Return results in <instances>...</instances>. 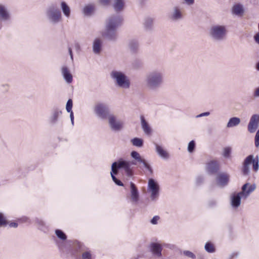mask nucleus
<instances>
[{
  "label": "nucleus",
  "instance_id": "obj_1",
  "mask_svg": "<svg viewBox=\"0 0 259 259\" xmlns=\"http://www.w3.org/2000/svg\"><path fill=\"white\" fill-rule=\"evenodd\" d=\"M165 74L163 70L154 69L147 72L144 79L145 88L150 91H156L163 84Z\"/></svg>",
  "mask_w": 259,
  "mask_h": 259
},
{
  "label": "nucleus",
  "instance_id": "obj_2",
  "mask_svg": "<svg viewBox=\"0 0 259 259\" xmlns=\"http://www.w3.org/2000/svg\"><path fill=\"white\" fill-rule=\"evenodd\" d=\"M256 186L254 184L250 185L249 183L244 184L241 191L237 194H234L231 197V205L234 208H238L241 204V198L246 199L251 193L254 191Z\"/></svg>",
  "mask_w": 259,
  "mask_h": 259
},
{
  "label": "nucleus",
  "instance_id": "obj_3",
  "mask_svg": "<svg viewBox=\"0 0 259 259\" xmlns=\"http://www.w3.org/2000/svg\"><path fill=\"white\" fill-rule=\"evenodd\" d=\"M45 14L47 21L51 25H57L62 21L61 11L56 4H51L48 6Z\"/></svg>",
  "mask_w": 259,
  "mask_h": 259
},
{
  "label": "nucleus",
  "instance_id": "obj_4",
  "mask_svg": "<svg viewBox=\"0 0 259 259\" xmlns=\"http://www.w3.org/2000/svg\"><path fill=\"white\" fill-rule=\"evenodd\" d=\"M227 32V27L225 25L215 24L210 27L209 34L213 40L221 41L226 38Z\"/></svg>",
  "mask_w": 259,
  "mask_h": 259
},
{
  "label": "nucleus",
  "instance_id": "obj_5",
  "mask_svg": "<svg viewBox=\"0 0 259 259\" xmlns=\"http://www.w3.org/2000/svg\"><path fill=\"white\" fill-rule=\"evenodd\" d=\"M111 78L116 84L122 89H127L130 87V81L126 75L122 71L112 70L110 73Z\"/></svg>",
  "mask_w": 259,
  "mask_h": 259
},
{
  "label": "nucleus",
  "instance_id": "obj_6",
  "mask_svg": "<svg viewBox=\"0 0 259 259\" xmlns=\"http://www.w3.org/2000/svg\"><path fill=\"white\" fill-rule=\"evenodd\" d=\"M131 164L136 165L134 162L131 163L130 161L120 159L118 161L113 162L112 164L111 170L114 174L117 175L119 169H124L126 175L128 177L133 176V172L132 168L131 167Z\"/></svg>",
  "mask_w": 259,
  "mask_h": 259
},
{
  "label": "nucleus",
  "instance_id": "obj_7",
  "mask_svg": "<svg viewBox=\"0 0 259 259\" xmlns=\"http://www.w3.org/2000/svg\"><path fill=\"white\" fill-rule=\"evenodd\" d=\"M123 18L121 16L117 14H113L109 16L106 20L105 26L114 28L118 29L122 24Z\"/></svg>",
  "mask_w": 259,
  "mask_h": 259
},
{
  "label": "nucleus",
  "instance_id": "obj_8",
  "mask_svg": "<svg viewBox=\"0 0 259 259\" xmlns=\"http://www.w3.org/2000/svg\"><path fill=\"white\" fill-rule=\"evenodd\" d=\"M95 113L101 119H105L109 117L110 113L108 107L103 103L97 104L94 109Z\"/></svg>",
  "mask_w": 259,
  "mask_h": 259
},
{
  "label": "nucleus",
  "instance_id": "obj_9",
  "mask_svg": "<svg viewBox=\"0 0 259 259\" xmlns=\"http://www.w3.org/2000/svg\"><path fill=\"white\" fill-rule=\"evenodd\" d=\"M110 128L115 132L121 131L123 127V122L118 119L115 115L111 114L108 118Z\"/></svg>",
  "mask_w": 259,
  "mask_h": 259
},
{
  "label": "nucleus",
  "instance_id": "obj_10",
  "mask_svg": "<svg viewBox=\"0 0 259 259\" xmlns=\"http://www.w3.org/2000/svg\"><path fill=\"white\" fill-rule=\"evenodd\" d=\"M102 36L108 40L115 41L118 38L117 29L105 26V29L101 33Z\"/></svg>",
  "mask_w": 259,
  "mask_h": 259
},
{
  "label": "nucleus",
  "instance_id": "obj_11",
  "mask_svg": "<svg viewBox=\"0 0 259 259\" xmlns=\"http://www.w3.org/2000/svg\"><path fill=\"white\" fill-rule=\"evenodd\" d=\"M148 190L151 192V199L155 200L159 195V187L158 184L153 179H150L148 181Z\"/></svg>",
  "mask_w": 259,
  "mask_h": 259
},
{
  "label": "nucleus",
  "instance_id": "obj_12",
  "mask_svg": "<svg viewBox=\"0 0 259 259\" xmlns=\"http://www.w3.org/2000/svg\"><path fill=\"white\" fill-rule=\"evenodd\" d=\"M74 247L79 252H82V259H93V254L91 251L87 250L86 247L81 242H75L74 244Z\"/></svg>",
  "mask_w": 259,
  "mask_h": 259
},
{
  "label": "nucleus",
  "instance_id": "obj_13",
  "mask_svg": "<svg viewBox=\"0 0 259 259\" xmlns=\"http://www.w3.org/2000/svg\"><path fill=\"white\" fill-rule=\"evenodd\" d=\"M10 19L11 13L8 6L0 4V21L6 22L10 20Z\"/></svg>",
  "mask_w": 259,
  "mask_h": 259
},
{
  "label": "nucleus",
  "instance_id": "obj_14",
  "mask_svg": "<svg viewBox=\"0 0 259 259\" xmlns=\"http://www.w3.org/2000/svg\"><path fill=\"white\" fill-rule=\"evenodd\" d=\"M168 18L171 21H178L183 18L182 10L178 6L173 8L172 11L169 14Z\"/></svg>",
  "mask_w": 259,
  "mask_h": 259
},
{
  "label": "nucleus",
  "instance_id": "obj_15",
  "mask_svg": "<svg viewBox=\"0 0 259 259\" xmlns=\"http://www.w3.org/2000/svg\"><path fill=\"white\" fill-rule=\"evenodd\" d=\"M230 176L225 172H220L216 177V181L218 186L224 187L227 186L229 183Z\"/></svg>",
  "mask_w": 259,
  "mask_h": 259
},
{
  "label": "nucleus",
  "instance_id": "obj_16",
  "mask_svg": "<svg viewBox=\"0 0 259 259\" xmlns=\"http://www.w3.org/2000/svg\"><path fill=\"white\" fill-rule=\"evenodd\" d=\"M149 248L152 254L155 257L160 258L162 256V246L160 244L152 242L149 245Z\"/></svg>",
  "mask_w": 259,
  "mask_h": 259
},
{
  "label": "nucleus",
  "instance_id": "obj_17",
  "mask_svg": "<svg viewBox=\"0 0 259 259\" xmlns=\"http://www.w3.org/2000/svg\"><path fill=\"white\" fill-rule=\"evenodd\" d=\"M258 114H253L251 116L247 125V130L250 133L255 132L258 127Z\"/></svg>",
  "mask_w": 259,
  "mask_h": 259
},
{
  "label": "nucleus",
  "instance_id": "obj_18",
  "mask_svg": "<svg viewBox=\"0 0 259 259\" xmlns=\"http://www.w3.org/2000/svg\"><path fill=\"white\" fill-rule=\"evenodd\" d=\"M62 112V111L58 108H54L52 110L51 115L49 117V122L51 125L57 123L58 121L59 116H61Z\"/></svg>",
  "mask_w": 259,
  "mask_h": 259
},
{
  "label": "nucleus",
  "instance_id": "obj_19",
  "mask_svg": "<svg viewBox=\"0 0 259 259\" xmlns=\"http://www.w3.org/2000/svg\"><path fill=\"white\" fill-rule=\"evenodd\" d=\"M131 155L132 158L137 160L138 162L143 163L144 167L148 170L150 174L153 173V170L150 165L144 159H143L141 157L138 152L135 151H133L131 152Z\"/></svg>",
  "mask_w": 259,
  "mask_h": 259
},
{
  "label": "nucleus",
  "instance_id": "obj_20",
  "mask_svg": "<svg viewBox=\"0 0 259 259\" xmlns=\"http://www.w3.org/2000/svg\"><path fill=\"white\" fill-rule=\"evenodd\" d=\"M219 163L217 160H211L207 164L206 169L209 174L213 175L219 170Z\"/></svg>",
  "mask_w": 259,
  "mask_h": 259
},
{
  "label": "nucleus",
  "instance_id": "obj_21",
  "mask_svg": "<svg viewBox=\"0 0 259 259\" xmlns=\"http://www.w3.org/2000/svg\"><path fill=\"white\" fill-rule=\"evenodd\" d=\"M61 74L63 77V78L67 83H70L73 81V76L71 74L69 68L66 66H63L62 67Z\"/></svg>",
  "mask_w": 259,
  "mask_h": 259
},
{
  "label": "nucleus",
  "instance_id": "obj_22",
  "mask_svg": "<svg viewBox=\"0 0 259 259\" xmlns=\"http://www.w3.org/2000/svg\"><path fill=\"white\" fill-rule=\"evenodd\" d=\"M103 41L101 38H96L93 42V51L95 54H99L102 50Z\"/></svg>",
  "mask_w": 259,
  "mask_h": 259
},
{
  "label": "nucleus",
  "instance_id": "obj_23",
  "mask_svg": "<svg viewBox=\"0 0 259 259\" xmlns=\"http://www.w3.org/2000/svg\"><path fill=\"white\" fill-rule=\"evenodd\" d=\"M231 12L233 15L241 16L244 13L243 5L240 3H237L233 5Z\"/></svg>",
  "mask_w": 259,
  "mask_h": 259
},
{
  "label": "nucleus",
  "instance_id": "obj_24",
  "mask_svg": "<svg viewBox=\"0 0 259 259\" xmlns=\"http://www.w3.org/2000/svg\"><path fill=\"white\" fill-rule=\"evenodd\" d=\"M128 47L132 54H137L139 52V44L137 40L133 39L129 40Z\"/></svg>",
  "mask_w": 259,
  "mask_h": 259
},
{
  "label": "nucleus",
  "instance_id": "obj_25",
  "mask_svg": "<svg viewBox=\"0 0 259 259\" xmlns=\"http://www.w3.org/2000/svg\"><path fill=\"white\" fill-rule=\"evenodd\" d=\"M131 199L134 202H137L139 200V193L136 185L133 183H130Z\"/></svg>",
  "mask_w": 259,
  "mask_h": 259
},
{
  "label": "nucleus",
  "instance_id": "obj_26",
  "mask_svg": "<svg viewBox=\"0 0 259 259\" xmlns=\"http://www.w3.org/2000/svg\"><path fill=\"white\" fill-rule=\"evenodd\" d=\"M112 7L116 12L122 11L124 7V0H112Z\"/></svg>",
  "mask_w": 259,
  "mask_h": 259
},
{
  "label": "nucleus",
  "instance_id": "obj_27",
  "mask_svg": "<svg viewBox=\"0 0 259 259\" xmlns=\"http://www.w3.org/2000/svg\"><path fill=\"white\" fill-rule=\"evenodd\" d=\"M141 127L144 133L146 135H150L152 132L151 128L148 123L145 120L143 115L140 116Z\"/></svg>",
  "mask_w": 259,
  "mask_h": 259
},
{
  "label": "nucleus",
  "instance_id": "obj_28",
  "mask_svg": "<svg viewBox=\"0 0 259 259\" xmlns=\"http://www.w3.org/2000/svg\"><path fill=\"white\" fill-rule=\"evenodd\" d=\"M250 164V160L249 159L248 156H247L244 159L242 167V172L243 176H246L250 174L249 165Z\"/></svg>",
  "mask_w": 259,
  "mask_h": 259
},
{
  "label": "nucleus",
  "instance_id": "obj_29",
  "mask_svg": "<svg viewBox=\"0 0 259 259\" xmlns=\"http://www.w3.org/2000/svg\"><path fill=\"white\" fill-rule=\"evenodd\" d=\"M249 159L250 160V164H252V169L255 172H257L259 169V158L258 156H256L254 158L253 155H249L248 156Z\"/></svg>",
  "mask_w": 259,
  "mask_h": 259
},
{
  "label": "nucleus",
  "instance_id": "obj_30",
  "mask_svg": "<svg viewBox=\"0 0 259 259\" xmlns=\"http://www.w3.org/2000/svg\"><path fill=\"white\" fill-rule=\"evenodd\" d=\"M154 145L156 148V151L159 156L163 159H167L169 157L168 153L157 143H154Z\"/></svg>",
  "mask_w": 259,
  "mask_h": 259
},
{
  "label": "nucleus",
  "instance_id": "obj_31",
  "mask_svg": "<svg viewBox=\"0 0 259 259\" xmlns=\"http://www.w3.org/2000/svg\"><path fill=\"white\" fill-rule=\"evenodd\" d=\"M61 8L64 15L69 18L71 15V9L67 3L65 2L61 3Z\"/></svg>",
  "mask_w": 259,
  "mask_h": 259
},
{
  "label": "nucleus",
  "instance_id": "obj_32",
  "mask_svg": "<svg viewBox=\"0 0 259 259\" xmlns=\"http://www.w3.org/2000/svg\"><path fill=\"white\" fill-rule=\"evenodd\" d=\"M153 21V19L151 17H147L145 19L143 25L146 30H151L152 29Z\"/></svg>",
  "mask_w": 259,
  "mask_h": 259
},
{
  "label": "nucleus",
  "instance_id": "obj_33",
  "mask_svg": "<svg viewBox=\"0 0 259 259\" xmlns=\"http://www.w3.org/2000/svg\"><path fill=\"white\" fill-rule=\"evenodd\" d=\"M241 120L239 117H233L231 118L227 124L228 128L236 126L240 124Z\"/></svg>",
  "mask_w": 259,
  "mask_h": 259
},
{
  "label": "nucleus",
  "instance_id": "obj_34",
  "mask_svg": "<svg viewBox=\"0 0 259 259\" xmlns=\"http://www.w3.org/2000/svg\"><path fill=\"white\" fill-rule=\"evenodd\" d=\"M95 10V6L93 5L85 6L83 9V13L86 16H91Z\"/></svg>",
  "mask_w": 259,
  "mask_h": 259
},
{
  "label": "nucleus",
  "instance_id": "obj_35",
  "mask_svg": "<svg viewBox=\"0 0 259 259\" xmlns=\"http://www.w3.org/2000/svg\"><path fill=\"white\" fill-rule=\"evenodd\" d=\"M132 144L136 147H141L143 145V140L139 138H134L131 140Z\"/></svg>",
  "mask_w": 259,
  "mask_h": 259
},
{
  "label": "nucleus",
  "instance_id": "obj_36",
  "mask_svg": "<svg viewBox=\"0 0 259 259\" xmlns=\"http://www.w3.org/2000/svg\"><path fill=\"white\" fill-rule=\"evenodd\" d=\"M232 152V148L230 147H226L223 149V156L225 158H230L231 157V154Z\"/></svg>",
  "mask_w": 259,
  "mask_h": 259
},
{
  "label": "nucleus",
  "instance_id": "obj_37",
  "mask_svg": "<svg viewBox=\"0 0 259 259\" xmlns=\"http://www.w3.org/2000/svg\"><path fill=\"white\" fill-rule=\"evenodd\" d=\"M55 234L58 238L62 240H65L67 238L66 234L61 230H56Z\"/></svg>",
  "mask_w": 259,
  "mask_h": 259
},
{
  "label": "nucleus",
  "instance_id": "obj_38",
  "mask_svg": "<svg viewBox=\"0 0 259 259\" xmlns=\"http://www.w3.org/2000/svg\"><path fill=\"white\" fill-rule=\"evenodd\" d=\"M204 248L206 251L209 253H212L215 251L213 245L210 242H207L205 245Z\"/></svg>",
  "mask_w": 259,
  "mask_h": 259
},
{
  "label": "nucleus",
  "instance_id": "obj_39",
  "mask_svg": "<svg viewBox=\"0 0 259 259\" xmlns=\"http://www.w3.org/2000/svg\"><path fill=\"white\" fill-rule=\"evenodd\" d=\"M111 176L112 178V179L113 181L118 186H123V183L118 179H117L116 177L114 176V172H113V171L111 170Z\"/></svg>",
  "mask_w": 259,
  "mask_h": 259
},
{
  "label": "nucleus",
  "instance_id": "obj_40",
  "mask_svg": "<svg viewBox=\"0 0 259 259\" xmlns=\"http://www.w3.org/2000/svg\"><path fill=\"white\" fill-rule=\"evenodd\" d=\"M195 148V143L194 141L192 140V141H190L188 144V151L190 153H192L194 150Z\"/></svg>",
  "mask_w": 259,
  "mask_h": 259
},
{
  "label": "nucleus",
  "instance_id": "obj_41",
  "mask_svg": "<svg viewBox=\"0 0 259 259\" xmlns=\"http://www.w3.org/2000/svg\"><path fill=\"white\" fill-rule=\"evenodd\" d=\"M72 105H73L72 100L71 99H69L67 101L66 105V109L68 112L72 111Z\"/></svg>",
  "mask_w": 259,
  "mask_h": 259
},
{
  "label": "nucleus",
  "instance_id": "obj_42",
  "mask_svg": "<svg viewBox=\"0 0 259 259\" xmlns=\"http://www.w3.org/2000/svg\"><path fill=\"white\" fill-rule=\"evenodd\" d=\"M183 254L192 259L196 258V255L192 252L189 250H184Z\"/></svg>",
  "mask_w": 259,
  "mask_h": 259
},
{
  "label": "nucleus",
  "instance_id": "obj_43",
  "mask_svg": "<svg viewBox=\"0 0 259 259\" xmlns=\"http://www.w3.org/2000/svg\"><path fill=\"white\" fill-rule=\"evenodd\" d=\"M133 67L135 69H138L142 66V62L139 60H135L132 63Z\"/></svg>",
  "mask_w": 259,
  "mask_h": 259
},
{
  "label": "nucleus",
  "instance_id": "obj_44",
  "mask_svg": "<svg viewBox=\"0 0 259 259\" xmlns=\"http://www.w3.org/2000/svg\"><path fill=\"white\" fill-rule=\"evenodd\" d=\"M254 145L257 148L259 147V129L257 131L255 136Z\"/></svg>",
  "mask_w": 259,
  "mask_h": 259
},
{
  "label": "nucleus",
  "instance_id": "obj_45",
  "mask_svg": "<svg viewBox=\"0 0 259 259\" xmlns=\"http://www.w3.org/2000/svg\"><path fill=\"white\" fill-rule=\"evenodd\" d=\"M7 224V222L3 214L0 213V226H5Z\"/></svg>",
  "mask_w": 259,
  "mask_h": 259
},
{
  "label": "nucleus",
  "instance_id": "obj_46",
  "mask_svg": "<svg viewBox=\"0 0 259 259\" xmlns=\"http://www.w3.org/2000/svg\"><path fill=\"white\" fill-rule=\"evenodd\" d=\"M35 221L36 223L39 225V229L42 230V227L45 226L44 222L41 219L38 218H36Z\"/></svg>",
  "mask_w": 259,
  "mask_h": 259
},
{
  "label": "nucleus",
  "instance_id": "obj_47",
  "mask_svg": "<svg viewBox=\"0 0 259 259\" xmlns=\"http://www.w3.org/2000/svg\"><path fill=\"white\" fill-rule=\"evenodd\" d=\"M217 204V201L215 200H210L208 202V207L209 208H213L216 206Z\"/></svg>",
  "mask_w": 259,
  "mask_h": 259
},
{
  "label": "nucleus",
  "instance_id": "obj_48",
  "mask_svg": "<svg viewBox=\"0 0 259 259\" xmlns=\"http://www.w3.org/2000/svg\"><path fill=\"white\" fill-rule=\"evenodd\" d=\"M112 0H98L99 3L104 6H109Z\"/></svg>",
  "mask_w": 259,
  "mask_h": 259
},
{
  "label": "nucleus",
  "instance_id": "obj_49",
  "mask_svg": "<svg viewBox=\"0 0 259 259\" xmlns=\"http://www.w3.org/2000/svg\"><path fill=\"white\" fill-rule=\"evenodd\" d=\"M252 95L254 98H259V86L254 90Z\"/></svg>",
  "mask_w": 259,
  "mask_h": 259
},
{
  "label": "nucleus",
  "instance_id": "obj_50",
  "mask_svg": "<svg viewBox=\"0 0 259 259\" xmlns=\"http://www.w3.org/2000/svg\"><path fill=\"white\" fill-rule=\"evenodd\" d=\"M160 218L159 216L156 215L153 217V218L151 220V223L153 225H156L157 224L158 221L159 220Z\"/></svg>",
  "mask_w": 259,
  "mask_h": 259
},
{
  "label": "nucleus",
  "instance_id": "obj_51",
  "mask_svg": "<svg viewBox=\"0 0 259 259\" xmlns=\"http://www.w3.org/2000/svg\"><path fill=\"white\" fill-rule=\"evenodd\" d=\"M204 179L202 176H198L196 179V183L197 185H199L202 183L203 182Z\"/></svg>",
  "mask_w": 259,
  "mask_h": 259
},
{
  "label": "nucleus",
  "instance_id": "obj_52",
  "mask_svg": "<svg viewBox=\"0 0 259 259\" xmlns=\"http://www.w3.org/2000/svg\"><path fill=\"white\" fill-rule=\"evenodd\" d=\"M209 114H210V113L209 112H205L202 113L199 115H197L196 116V117L199 118V117H201L203 116H208Z\"/></svg>",
  "mask_w": 259,
  "mask_h": 259
},
{
  "label": "nucleus",
  "instance_id": "obj_53",
  "mask_svg": "<svg viewBox=\"0 0 259 259\" xmlns=\"http://www.w3.org/2000/svg\"><path fill=\"white\" fill-rule=\"evenodd\" d=\"M183 1L188 6H192L195 3V1L194 0H183Z\"/></svg>",
  "mask_w": 259,
  "mask_h": 259
},
{
  "label": "nucleus",
  "instance_id": "obj_54",
  "mask_svg": "<svg viewBox=\"0 0 259 259\" xmlns=\"http://www.w3.org/2000/svg\"><path fill=\"white\" fill-rule=\"evenodd\" d=\"M2 88H3V90L4 91V92H7L9 90V86L8 84H3L2 86H1Z\"/></svg>",
  "mask_w": 259,
  "mask_h": 259
},
{
  "label": "nucleus",
  "instance_id": "obj_55",
  "mask_svg": "<svg viewBox=\"0 0 259 259\" xmlns=\"http://www.w3.org/2000/svg\"><path fill=\"white\" fill-rule=\"evenodd\" d=\"M254 41L259 45V33H257L255 35H254Z\"/></svg>",
  "mask_w": 259,
  "mask_h": 259
},
{
  "label": "nucleus",
  "instance_id": "obj_56",
  "mask_svg": "<svg viewBox=\"0 0 259 259\" xmlns=\"http://www.w3.org/2000/svg\"><path fill=\"white\" fill-rule=\"evenodd\" d=\"M238 255V253L237 252H234L232 253L230 256V259H233L234 257H237Z\"/></svg>",
  "mask_w": 259,
  "mask_h": 259
},
{
  "label": "nucleus",
  "instance_id": "obj_57",
  "mask_svg": "<svg viewBox=\"0 0 259 259\" xmlns=\"http://www.w3.org/2000/svg\"><path fill=\"white\" fill-rule=\"evenodd\" d=\"M10 227L16 228L18 226V224L15 222L11 223L9 224Z\"/></svg>",
  "mask_w": 259,
  "mask_h": 259
},
{
  "label": "nucleus",
  "instance_id": "obj_58",
  "mask_svg": "<svg viewBox=\"0 0 259 259\" xmlns=\"http://www.w3.org/2000/svg\"><path fill=\"white\" fill-rule=\"evenodd\" d=\"M75 49L77 50H79L80 49V45L78 43H76L75 45Z\"/></svg>",
  "mask_w": 259,
  "mask_h": 259
},
{
  "label": "nucleus",
  "instance_id": "obj_59",
  "mask_svg": "<svg viewBox=\"0 0 259 259\" xmlns=\"http://www.w3.org/2000/svg\"><path fill=\"white\" fill-rule=\"evenodd\" d=\"M69 113H70V119H74V116H73V113L72 111L71 112H69Z\"/></svg>",
  "mask_w": 259,
  "mask_h": 259
},
{
  "label": "nucleus",
  "instance_id": "obj_60",
  "mask_svg": "<svg viewBox=\"0 0 259 259\" xmlns=\"http://www.w3.org/2000/svg\"><path fill=\"white\" fill-rule=\"evenodd\" d=\"M256 69L259 71V61L256 64Z\"/></svg>",
  "mask_w": 259,
  "mask_h": 259
},
{
  "label": "nucleus",
  "instance_id": "obj_61",
  "mask_svg": "<svg viewBox=\"0 0 259 259\" xmlns=\"http://www.w3.org/2000/svg\"><path fill=\"white\" fill-rule=\"evenodd\" d=\"M68 52H69L70 55H71V54H73L72 52V49L70 48H68Z\"/></svg>",
  "mask_w": 259,
  "mask_h": 259
},
{
  "label": "nucleus",
  "instance_id": "obj_62",
  "mask_svg": "<svg viewBox=\"0 0 259 259\" xmlns=\"http://www.w3.org/2000/svg\"><path fill=\"white\" fill-rule=\"evenodd\" d=\"M70 58H71V59L72 60H73V54H71V55H70Z\"/></svg>",
  "mask_w": 259,
  "mask_h": 259
},
{
  "label": "nucleus",
  "instance_id": "obj_63",
  "mask_svg": "<svg viewBox=\"0 0 259 259\" xmlns=\"http://www.w3.org/2000/svg\"><path fill=\"white\" fill-rule=\"evenodd\" d=\"M71 121L72 124L73 125L74 124V119H71Z\"/></svg>",
  "mask_w": 259,
  "mask_h": 259
},
{
  "label": "nucleus",
  "instance_id": "obj_64",
  "mask_svg": "<svg viewBox=\"0 0 259 259\" xmlns=\"http://www.w3.org/2000/svg\"><path fill=\"white\" fill-rule=\"evenodd\" d=\"M60 249H61L62 250H63V248L61 246H60Z\"/></svg>",
  "mask_w": 259,
  "mask_h": 259
}]
</instances>
